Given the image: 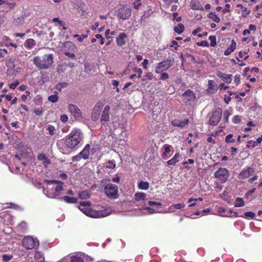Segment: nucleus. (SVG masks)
I'll return each mask as SVG.
<instances>
[{
    "label": "nucleus",
    "instance_id": "nucleus-1",
    "mask_svg": "<svg viewBox=\"0 0 262 262\" xmlns=\"http://www.w3.org/2000/svg\"><path fill=\"white\" fill-rule=\"evenodd\" d=\"M83 135L80 129H74L65 137L64 145L66 147L73 149L82 141Z\"/></svg>",
    "mask_w": 262,
    "mask_h": 262
},
{
    "label": "nucleus",
    "instance_id": "nucleus-2",
    "mask_svg": "<svg viewBox=\"0 0 262 262\" xmlns=\"http://www.w3.org/2000/svg\"><path fill=\"white\" fill-rule=\"evenodd\" d=\"M110 179H104L101 183L104 184L103 192L107 198L110 200H116L119 198V194L118 186L114 184L107 183Z\"/></svg>",
    "mask_w": 262,
    "mask_h": 262
},
{
    "label": "nucleus",
    "instance_id": "nucleus-3",
    "mask_svg": "<svg viewBox=\"0 0 262 262\" xmlns=\"http://www.w3.org/2000/svg\"><path fill=\"white\" fill-rule=\"evenodd\" d=\"M34 65L39 69H47L53 62L52 54H45L42 57L35 56L32 60Z\"/></svg>",
    "mask_w": 262,
    "mask_h": 262
},
{
    "label": "nucleus",
    "instance_id": "nucleus-4",
    "mask_svg": "<svg viewBox=\"0 0 262 262\" xmlns=\"http://www.w3.org/2000/svg\"><path fill=\"white\" fill-rule=\"evenodd\" d=\"M46 182L48 184H56V187L54 189L53 192H50L48 191L49 196L51 198H55L57 196L59 195L60 194V192L62 190H63V183L60 181H58L56 180H46Z\"/></svg>",
    "mask_w": 262,
    "mask_h": 262
},
{
    "label": "nucleus",
    "instance_id": "nucleus-5",
    "mask_svg": "<svg viewBox=\"0 0 262 262\" xmlns=\"http://www.w3.org/2000/svg\"><path fill=\"white\" fill-rule=\"evenodd\" d=\"M22 244L26 249L31 250L38 247L39 241L36 238H33L30 236H27L23 239Z\"/></svg>",
    "mask_w": 262,
    "mask_h": 262
},
{
    "label": "nucleus",
    "instance_id": "nucleus-6",
    "mask_svg": "<svg viewBox=\"0 0 262 262\" xmlns=\"http://www.w3.org/2000/svg\"><path fill=\"white\" fill-rule=\"evenodd\" d=\"M15 58H10L6 61V65L7 67V74L8 75L12 76L16 73L20 72L21 69L16 67L15 64Z\"/></svg>",
    "mask_w": 262,
    "mask_h": 262
},
{
    "label": "nucleus",
    "instance_id": "nucleus-7",
    "mask_svg": "<svg viewBox=\"0 0 262 262\" xmlns=\"http://www.w3.org/2000/svg\"><path fill=\"white\" fill-rule=\"evenodd\" d=\"M214 177L221 183H226L229 177V170L225 168H220L214 173Z\"/></svg>",
    "mask_w": 262,
    "mask_h": 262
},
{
    "label": "nucleus",
    "instance_id": "nucleus-8",
    "mask_svg": "<svg viewBox=\"0 0 262 262\" xmlns=\"http://www.w3.org/2000/svg\"><path fill=\"white\" fill-rule=\"evenodd\" d=\"M173 58H167V59L159 62L155 69L157 73H161L170 68L173 64Z\"/></svg>",
    "mask_w": 262,
    "mask_h": 262
},
{
    "label": "nucleus",
    "instance_id": "nucleus-9",
    "mask_svg": "<svg viewBox=\"0 0 262 262\" xmlns=\"http://www.w3.org/2000/svg\"><path fill=\"white\" fill-rule=\"evenodd\" d=\"M222 113L223 111L221 108H216L212 112V115L209 120V124L212 126L216 125L221 121Z\"/></svg>",
    "mask_w": 262,
    "mask_h": 262
},
{
    "label": "nucleus",
    "instance_id": "nucleus-10",
    "mask_svg": "<svg viewBox=\"0 0 262 262\" xmlns=\"http://www.w3.org/2000/svg\"><path fill=\"white\" fill-rule=\"evenodd\" d=\"M132 10L130 8L124 5L119 9L117 16L122 20L128 19L131 16Z\"/></svg>",
    "mask_w": 262,
    "mask_h": 262
},
{
    "label": "nucleus",
    "instance_id": "nucleus-11",
    "mask_svg": "<svg viewBox=\"0 0 262 262\" xmlns=\"http://www.w3.org/2000/svg\"><path fill=\"white\" fill-rule=\"evenodd\" d=\"M68 110L75 119L81 118L82 115L81 112L76 105L73 104H70L68 106Z\"/></svg>",
    "mask_w": 262,
    "mask_h": 262
},
{
    "label": "nucleus",
    "instance_id": "nucleus-12",
    "mask_svg": "<svg viewBox=\"0 0 262 262\" xmlns=\"http://www.w3.org/2000/svg\"><path fill=\"white\" fill-rule=\"evenodd\" d=\"M254 170L251 167H247L243 169L239 173L238 178L239 179H245L249 178L253 172Z\"/></svg>",
    "mask_w": 262,
    "mask_h": 262
},
{
    "label": "nucleus",
    "instance_id": "nucleus-13",
    "mask_svg": "<svg viewBox=\"0 0 262 262\" xmlns=\"http://www.w3.org/2000/svg\"><path fill=\"white\" fill-rule=\"evenodd\" d=\"M110 106L107 105L105 106L101 114L100 122L101 124L104 125L110 119Z\"/></svg>",
    "mask_w": 262,
    "mask_h": 262
},
{
    "label": "nucleus",
    "instance_id": "nucleus-14",
    "mask_svg": "<svg viewBox=\"0 0 262 262\" xmlns=\"http://www.w3.org/2000/svg\"><path fill=\"white\" fill-rule=\"evenodd\" d=\"M109 213H106L104 211H98L92 208L90 211L89 216L93 218H99L105 217Z\"/></svg>",
    "mask_w": 262,
    "mask_h": 262
},
{
    "label": "nucleus",
    "instance_id": "nucleus-15",
    "mask_svg": "<svg viewBox=\"0 0 262 262\" xmlns=\"http://www.w3.org/2000/svg\"><path fill=\"white\" fill-rule=\"evenodd\" d=\"M102 106V104L100 102L97 103L95 105L92 113V117L93 120H96L98 119Z\"/></svg>",
    "mask_w": 262,
    "mask_h": 262
},
{
    "label": "nucleus",
    "instance_id": "nucleus-16",
    "mask_svg": "<svg viewBox=\"0 0 262 262\" xmlns=\"http://www.w3.org/2000/svg\"><path fill=\"white\" fill-rule=\"evenodd\" d=\"M64 52L68 51L69 52H75L76 51L77 47L71 41H65L63 43Z\"/></svg>",
    "mask_w": 262,
    "mask_h": 262
},
{
    "label": "nucleus",
    "instance_id": "nucleus-17",
    "mask_svg": "<svg viewBox=\"0 0 262 262\" xmlns=\"http://www.w3.org/2000/svg\"><path fill=\"white\" fill-rule=\"evenodd\" d=\"M187 101H194L195 99V96L194 93L190 90H187L182 94Z\"/></svg>",
    "mask_w": 262,
    "mask_h": 262
},
{
    "label": "nucleus",
    "instance_id": "nucleus-18",
    "mask_svg": "<svg viewBox=\"0 0 262 262\" xmlns=\"http://www.w3.org/2000/svg\"><path fill=\"white\" fill-rule=\"evenodd\" d=\"M216 75L227 83H230L232 81V75L231 74H224L222 72L218 71L216 73Z\"/></svg>",
    "mask_w": 262,
    "mask_h": 262
},
{
    "label": "nucleus",
    "instance_id": "nucleus-19",
    "mask_svg": "<svg viewBox=\"0 0 262 262\" xmlns=\"http://www.w3.org/2000/svg\"><path fill=\"white\" fill-rule=\"evenodd\" d=\"M188 122L189 120L188 119H185L183 121L178 119H174L171 121V124L174 126L182 128L187 125Z\"/></svg>",
    "mask_w": 262,
    "mask_h": 262
},
{
    "label": "nucleus",
    "instance_id": "nucleus-20",
    "mask_svg": "<svg viewBox=\"0 0 262 262\" xmlns=\"http://www.w3.org/2000/svg\"><path fill=\"white\" fill-rule=\"evenodd\" d=\"M127 37V35L125 33H121L116 38V43L118 46H122L125 44L124 39Z\"/></svg>",
    "mask_w": 262,
    "mask_h": 262
},
{
    "label": "nucleus",
    "instance_id": "nucleus-21",
    "mask_svg": "<svg viewBox=\"0 0 262 262\" xmlns=\"http://www.w3.org/2000/svg\"><path fill=\"white\" fill-rule=\"evenodd\" d=\"M181 155L179 152H177L173 157L170 160L167 161V164L168 165H172L174 166L179 161V158Z\"/></svg>",
    "mask_w": 262,
    "mask_h": 262
},
{
    "label": "nucleus",
    "instance_id": "nucleus-22",
    "mask_svg": "<svg viewBox=\"0 0 262 262\" xmlns=\"http://www.w3.org/2000/svg\"><path fill=\"white\" fill-rule=\"evenodd\" d=\"M236 48V43L234 40L231 41V45L230 47L228 48L224 52L225 55H229L232 52H234Z\"/></svg>",
    "mask_w": 262,
    "mask_h": 262
},
{
    "label": "nucleus",
    "instance_id": "nucleus-23",
    "mask_svg": "<svg viewBox=\"0 0 262 262\" xmlns=\"http://www.w3.org/2000/svg\"><path fill=\"white\" fill-rule=\"evenodd\" d=\"M79 209L84 213L86 209L91 206V203L89 201H81L79 203Z\"/></svg>",
    "mask_w": 262,
    "mask_h": 262
},
{
    "label": "nucleus",
    "instance_id": "nucleus-24",
    "mask_svg": "<svg viewBox=\"0 0 262 262\" xmlns=\"http://www.w3.org/2000/svg\"><path fill=\"white\" fill-rule=\"evenodd\" d=\"M217 90L216 84L213 80H209L208 81V88L207 91L209 93H214Z\"/></svg>",
    "mask_w": 262,
    "mask_h": 262
},
{
    "label": "nucleus",
    "instance_id": "nucleus-25",
    "mask_svg": "<svg viewBox=\"0 0 262 262\" xmlns=\"http://www.w3.org/2000/svg\"><path fill=\"white\" fill-rule=\"evenodd\" d=\"M190 6L193 10H200L203 11L204 9L200 5V3L195 0H192L190 3Z\"/></svg>",
    "mask_w": 262,
    "mask_h": 262
},
{
    "label": "nucleus",
    "instance_id": "nucleus-26",
    "mask_svg": "<svg viewBox=\"0 0 262 262\" xmlns=\"http://www.w3.org/2000/svg\"><path fill=\"white\" fill-rule=\"evenodd\" d=\"M16 228L18 232L24 233L27 231V224L26 222L23 221L17 225Z\"/></svg>",
    "mask_w": 262,
    "mask_h": 262
},
{
    "label": "nucleus",
    "instance_id": "nucleus-27",
    "mask_svg": "<svg viewBox=\"0 0 262 262\" xmlns=\"http://www.w3.org/2000/svg\"><path fill=\"white\" fill-rule=\"evenodd\" d=\"M61 200H63L65 202L69 204H74L77 202L78 199L76 198L71 197L68 195H64Z\"/></svg>",
    "mask_w": 262,
    "mask_h": 262
},
{
    "label": "nucleus",
    "instance_id": "nucleus-28",
    "mask_svg": "<svg viewBox=\"0 0 262 262\" xmlns=\"http://www.w3.org/2000/svg\"><path fill=\"white\" fill-rule=\"evenodd\" d=\"M78 196L81 199H88L91 196V193L88 190L81 191L78 193Z\"/></svg>",
    "mask_w": 262,
    "mask_h": 262
},
{
    "label": "nucleus",
    "instance_id": "nucleus-29",
    "mask_svg": "<svg viewBox=\"0 0 262 262\" xmlns=\"http://www.w3.org/2000/svg\"><path fill=\"white\" fill-rule=\"evenodd\" d=\"M36 45V42L34 39L32 38H29L26 40L25 46L29 49L34 47Z\"/></svg>",
    "mask_w": 262,
    "mask_h": 262
},
{
    "label": "nucleus",
    "instance_id": "nucleus-30",
    "mask_svg": "<svg viewBox=\"0 0 262 262\" xmlns=\"http://www.w3.org/2000/svg\"><path fill=\"white\" fill-rule=\"evenodd\" d=\"M208 17L217 23H220L221 21L220 17L213 12H210L208 14Z\"/></svg>",
    "mask_w": 262,
    "mask_h": 262
},
{
    "label": "nucleus",
    "instance_id": "nucleus-31",
    "mask_svg": "<svg viewBox=\"0 0 262 262\" xmlns=\"http://www.w3.org/2000/svg\"><path fill=\"white\" fill-rule=\"evenodd\" d=\"M184 29V26L182 24H179L177 26H174L173 28L174 32L179 34L182 33Z\"/></svg>",
    "mask_w": 262,
    "mask_h": 262
},
{
    "label": "nucleus",
    "instance_id": "nucleus-32",
    "mask_svg": "<svg viewBox=\"0 0 262 262\" xmlns=\"http://www.w3.org/2000/svg\"><path fill=\"white\" fill-rule=\"evenodd\" d=\"M146 196V194L143 192H137L135 194V199L138 201L144 200Z\"/></svg>",
    "mask_w": 262,
    "mask_h": 262
},
{
    "label": "nucleus",
    "instance_id": "nucleus-33",
    "mask_svg": "<svg viewBox=\"0 0 262 262\" xmlns=\"http://www.w3.org/2000/svg\"><path fill=\"white\" fill-rule=\"evenodd\" d=\"M58 92H57L56 91L54 92L53 95H52L48 97V101L51 102H52V103L56 102L58 99Z\"/></svg>",
    "mask_w": 262,
    "mask_h": 262
},
{
    "label": "nucleus",
    "instance_id": "nucleus-34",
    "mask_svg": "<svg viewBox=\"0 0 262 262\" xmlns=\"http://www.w3.org/2000/svg\"><path fill=\"white\" fill-rule=\"evenodd\" d=\"M149 184L147 182L141 181L138 184V187L140 189L147 190L149 188Z\"/></svg>",
    "mask_w": 262,
    "mask_h": 262
},
{
    "label": "nucleus",
    "instance_id": "nucleus-35",
    "mask_svg": "<svg viewBox=\"0 0 262 262\" xmlns=\"http://www.w3.org/2000/svg\"><path fill=\"white\" fill-rule=\"evenodd\" d=\"M244 206V202L242 198H237L235 200L234 206L236 207H239Z\"/></svg>",
    "mask_w": 262,
    "mask_h": 262
},
{
    "label": "nucleus",
    "instance_id": "nucleus-36",
    "mask_svg": "<svg viewBox=\"0 0 262 262\" xmlns=\"http://www.w3.org/2000/svg\"><path fill=\"white\" fill-rule=\"evenodd\" d=\"M233 134H230L226 136L225 142L227 143H233L235 142V140L233 139Z\"/></svg>",
    "mask_w": 262,
    "mask_h": 262
},
{
    "label": "nucleus",
    "instance_id": "nucleus-37",
    "mask_svg": "<svg viewBox=\"0 0 262 262\" xmlns=\"http://www.w3.org/2000/svg\"><path fill=\"white\" fill-rule=\"evenodd\" d=\"M209 40L210 41V46L214 47L216 45V37L214 35H211L209 37Z\"/></svg>",
    "mask_w": 262,
    "mask_h": 262
},
{
    "label": "nucleus",
    "instance_id": "nucleus-38",
    "mask_svg": "<svg viewBox=\"0 0 262 262\" xmlns=\"http://www.w3.org/2000/svg\"><path fill=\"white\" fill-rule=\"evenodd\" d=\"M79 155L80 156V157H81V158L83 159H88L89 158V152H88L87 151H84L83 149H82L80 152V153H79Z\"/></svg>",
    "mask_w": 262,
    "mask_h": 262
},
{
    "label": "nucleus",
    "instance_id": "nucleus-39",
    "mask_svg": "<svg viewBox=\"0 0 262 262\" xmlns=\"http://www.w3.org/2000/svg\"><path fill=\"white\" fill-rule=\"evenodd\" d=\"M257 145V143H256V141H252L249 140L247 142V144L246 145V148H249L251 146L252 147H255Z\"/></svg>",
    "mask_w": 262,
    "mask_h": 262
},
{
    "label": "nucleus",
    "instance_id": "nucleus-40",
    "mask_svg": "<svg viewBox=\"0 0 262 262\" xmlns=\"http://www.w3.org/2000/svg\"><path fill=\"white\" fill-rule=\"evenodd\" d=\"M47 130H48L49 134L51 136H53L55 134L54 132L55 130V128L53 125H49L47 128Z\"/></svg>",
    "mask_w": 262,
    "mask_h": 262
},
{
    "label": "nucleus",
    "instance_id": "nucleus-41",
    "mask_svg": "<svg viewBox=\"0 0 262 262\" xmlns=\"http://www.w3.org/2000/svg\"><path fill=\"white\" fill-rule=\"evenodd\" d=\"M87 36H88L86 35H84V34H82L81 35H79L78 34H75L74 35V37L77 38V40L79 42H82L83 41V39L86 38Z\"/></svg>",
    "mask_w": 262,
    "mask_h": 262
},
{
    "label": "nucleus",
    "instance_id": "nucleus-42",
    "mask_svg": "<svg viewBox=\"0 0 262 262\" xmlns=\"http://www.w3.org/2000/svg\"><path fill=\"white\" fill-rule=\"evenodd\" d=\"M106 167L110 169H113L116 167L115 162L114 160H109L107 162Z\"/></svg>",
    "mask_w": 262,
    "mask_h": 262
},
{
    "label": "nucleus",
    "instance_id": "nucleus-43",
    "mask_svg": "<svg viewBox=\"0 0 262 262\" xmlns=\"http://www.w3.org/2000/svg\"><path fill=\"white\" fill-rule=\"evenodd\" d=\"M242 11L243 13L242 16L244 17H246L251 12L250 10H248L246 7H243V8L242 9Z\"/></svg>",
    "mask_w": 262,
    "mask_h": 262
},
{
    "label": "nucleus",
    "instance_id": "nucleus-44",
    "mask_svg": "<svg viewBox=\"0 0 262 262\" xmlns=\"http://www.w3.org/2000/svg\"><path fill=\"white\" fill-rule=\"evenodd\" d=\"M231 115V114L229 111L226 110L224 113V120L225 122H228L229 117Z\"/></svg>",
    "mask_w": 262,
    "mask_h": 262
},
{
    "label": "nucleus",
    "instance_id": "nucleus-45",
    "mask_svg": "<svg viewBox=\"0 0 262 262\" xmlns=\"http://www.w3.org/2000/svg\"><path fill=\"white\" fill-rule=\"evenodd\" d=\"M134 8L135 9H138L141 6V0H135L133 3Z\"/></svg>",
    "mask_w": 262,
    "mask_h": 262
},
{
    "label": "nucleus",
    "instance_id": "nucleus-46",
    "mask_svg": "<svg viewBox=\"0 0 262 262\" xmlns=\"http://www.w3.org/2000/svg\"><path fill=\"white\" fill-rule=\"evenodd\" d=\"M164 151L166 154H168L171 151L172 146L169 144H165L163 146Z\"/></svg>",
    "mask_w": 262,
    "mask_h": 262
},
{
    "label": "nucleus",
    "instance_id": "nucleus-47",
    "mask_svg": "<svg viewBox=\"0 0 262 262\" xmlns=\"http://www.w3.org/2000/svg\"><path fill=\"white\" fill-rule=\"evenodd\" d=\"M255 213L253 212L248 211L244 213V216L247 218L253 219L255 216Z\"/></svg>",
    "mask_w": 262,
    "mask_h": 262
},
{
    "label": "nucleus",
    "instance_id": "nucleus-48",
    "mask_svg": "<svg viewBox=\"0 0 262 262\" xmlns=\"http://www.w3.org/2000/svg\"><path fill=\"white\" fill-rule=\"evenodd\" d=\"M2 258H3V261L8 262L12 258V256L5 254V255H3Z\"/></svg>",
    "mask_w": 262,
    "mask_h": 262
},
{
    "label": "nucleus",
    "instance_id": "nucleus-49",
    "mask_svg": "<svg viewBox=\"0 0 262 262\" xmlns=\"http://www.w3.org/2000/svg\"><path fill=\"white\" fill-rule=\"evenodd\" d=\"M134 72L137 73L138 78H140L142 77V70L141 68H135L134 69Z\"/></svg>",
    "mask_w": 262,
    "mask_h": 262
},
{
    "label": "nucleus",
    "instance_id": "nucleus-50",
    "mask_svg": "<svg viewBox=\"0 0 262 262\" xmlns=\"http://www.w3.org/2000/svg\"><path fill=\"white\" fill-rule=\"evenodd\" d=\"M71 262H84V260L80 257L74 256L72 258Z\"/></svg>",
    "mask_w": 262,
    "mask_h": 262
},
{
    "label": "nucleus",
    "instance_id": "nucleus-51",
    "mask_svg": "<svg viewBox=\"0 0 262 262\" xmlns=\"http://www.w3.org/2000/svg\"><path fill=\"white\" fill-rule=\"evenodd\" d=\"M196 45L198 46H200V47H208L209 46L208 42L207 41H206V40H203V41H202L201 42H198L196 43Z\"/></svg>",
    "mask_w": 262,
    "mask_h": 262
},
{
    "label": "nucleus",
    "instance_id": "nucleus-52",
    "mask_svg": "<svg viewBox=\"0 0 262 262\" xmlns=\"http://www.w3.org/2000/svg\"><path fill=\"white\" fill-rule=\"evenodd\" d=\"M68 116L66 114L62 115L60 117V120L63 123L68 122Z\"/></svg>",
    "mask_w": 262,
    "mask_h": 262
},
{
    "label": "nucleus",
    "instance_id": "nucleus-53",
    "mask_svg": "<svg viewBox=\"0 0 262 262\" xmlns=\"http://www.w3.org/2000/svg\"><path fill=\"white\" fill-rule=\"evenodd\" d=\"M241 117L239 115H235L232 118V121L235 124L238 123L241 121Z\"/></svg>",
    "mask_w": 262,
    "mask_h": 262
},
{
    "label": "nucleus",
    "instance_id": "nucleus-54",
    "mask_svg": "<svg viewBox=\"0 0 262 262\" xmlns=\"http://www.w3.org/2000/svg\"><path fill=\"white\" fill-rule=\"evenodd\" d=\"M65 55L68 56L70 58H74L75 57V55L74 52H69L66 50V51L64 52Z\"/></svg>",
    "mask_w": 262,
    "mask_h": 262
},
{
    "label": "nucleus",
    "instance_id": "nucleus-55",
    "mask_svg": "<svg viewBox=\"0 0 262 262\" xmlns=\"http://www.w3.org/2000/svg\"><path fill=\"white\" fill-rule=\"evenodd\" d=\"M163 2L165 5H170L173 3H178V0H163Z\"/></svg>",
    "mask_w": 262,
    "mask_h": 262
},
{
    "label": "nucleus",
    "instance_id": "nucleus-56",
    "mask_svg": "<svg viewBox=\"0 0 262 262\" xmlns=\"http://www.w3.org/2000/svg\"><path fill=\"white\" fill-rule=\"evenodd\" d=\"M178 13L177 12L173 13V14H172L173 20L176 19V20L177 21L179 22V21H181L182 17L181 16L178 17Z\"/></svg>",
    "mask_w": 262,
    "mask_h": 262
},
{
    "label": "nucleus",
    "instance_id": "nucleus-57",
    "mask_svg": "<svg viewBox=\"0 0 262 262\" xmlns=\"http://www.w3.org/2000/svg\"><path fill=\"white\" fill-rule=\"evenodd\" d=\"M176 209H181L185 207V204L183 203L174 204L173 206Z\"/></svg>",
    "mask_w": 262,
    "mask_h": 262
},
{
    "label": "nucleus",
    "instance_id": "nucleus-58",
    "mask_svg": "<svg viewBox=\"0 0 262 262\" xmlns=\"http://www.w3.org/2000/svg\"><path fill=\"white\" fill-rule=\"evenodd\" d=\"M148 205L149 206H153V205H156V206H162V204L161 203H160V202H154V201H148Z\"/></svg>",
    "mask_w": 262,
    "mask_h": 262
},
{
    "label": "nucleus",
    "instance_id": "nucleus-59",
    "mask_svg": "<svg viewBox=\"0 0 262 262\" xmlns=\"http://www.w3.org/2000/svg\"><path fill=\"white\" fill-rule=\"evenodd\" d=\"M170 47H173V48H174V49L176 50H178V48H179V46L178 45V42H177V41H176V40H172V41H171V42Z\"/></svg>",
    "mask_w": 262,
    "mask_h": 262
},
{
    "label": "nucleus",
    "instance_id": "nucleus-60",
    "mask_svg": "<svg viewBox=\"0 0 262 262\" xmlns=\"http://www.w3.org/2000/svg\"><path fill=\"white\" fill-rule=\"evenodd\" d=\"M169 78V75L167 73H162L160 76V79L162 80H166Z\"/></svg>",
    "mask_w": 262,
    "mask_h": 262
},
{
    "label": "nucleus",
    "instance_id": "nucleus-61",
    "mask_svg": "<svg viewBox=\"0 0 262 262\" xmlns=\"http://www.w3.org/2000/svg\"><path fill=\"white\" fill-rule=\"evenodd\" d=\"M8 54V51L5 49H3L0 52V58H3Z\"/></svg>",
    "mask_w": 262,
    "mask_h": 262
},
{
    "label": "nucleus",
    "instance_id": "nucleus-62",
    "mask_svg": "<svg viewBox=\"0 0 262 262\" xmlns=\"http://www.w3.org/2000/svg\"><path fill=\"white\" fill-rule=\"evenodd\" d=\"M95 37L100 40V44L103 45L104 43V39L103 38L101 34H98L95 35Z\"/></svg>",
    "mask_w": 262,
    "mask_h": 262
},
{
    "label": "nucleus",
    "instance_id": "nucleus-63",
    "mask_svg": "<svg viewBox=\"0 0 262 262\" xmlns=\"http://www.w3.org/2000/svg\"><path fill=\"white\" fill-rule=\"evenodd\" d=\"M50 160L46 157V158L43 160L42 164L45 167H47V166L50 163Z\"/></svg>",
    "mask_w": 262,
    "mask_h": 262
},
{
    "label": "nucleus",
    "instance_id": "nucleus-64",
    "mask_svg": "<svg viewBox=\"0 0 262 262\" xmlns=\"http://www.w3.org/2000/svg\"><path fill=\"white\" fill-rule=\"evenodd\" d=\"M240 81H241L240 76L238 75H236L234 76V83L236 84V85H238L239 84Z\"/></svg>",
    "mask_w": 262,
    "mask_h": 262
}]
</instances>
